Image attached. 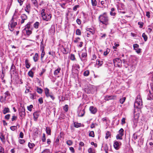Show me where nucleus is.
I'll return each instance as SVG.
<instances>
[{"instance_id": "obj_1", "label": "nucleus", "mask_w": 153, "mask_h": 153, "mask_svg": "<svg viewBox=\"0 0 153 153\" xmlns=\"http://www.w3.org/2000/svg\"><path fill=\"white\" fill-rule=\"evenodd\" d=\"M135 108L134 115H139L141 113V108L143 107L142 101L141 98L140 96L138 95L136 99L134 104Z\"/></svg>"}, {"instance_id": "obj_2", "label": "nucleus", "mask_w": 153, "mask_h": 153, "mask_svg": "<svg viewBox=\"0 0 153 153\" xmlns=\"http://www.w3.org/2000/svg\"><path fill=\"white\" fill-rule=\"evenodd\" d=\"M99 22L105 25L109 24V19L106 13H104L100 15L98 17Z\"/></svg>"}, {"instance_id": "obj_3", "label": "nucleus", "mask_w": 153, "mask_h": 153, "mask_svg": "<svg viewBox=\"0 0 153 153\" xmlns=\"http://www.w3.org/2000/svg\"><path fill=\"white\" fill-rule=\"evenodd\" d=\"M17 23L15 22L13 17L10 22L8 26L10 30L11 31H13L16 26L17 25Z\"/></svg>"}, {"instance_id": "obj_4", "label": "nucleus", "mask_w": 153, "mask_h": 153, "mask_svg": "<svg viewBox=\"0 0 153 153\" xmlns=\"http://www.w3.org/2000/svg\"><path fill=\"white\" fill-rule=\"evenodd\" d=\"M4 97L1 96L0 98V102L2 103H6L7 100V97H9L10 96V94H9L8 91H6L4 93Z\"/></svg>"}, {"instance_id": "obj_5", "label": "nucleus", "mask_w": 153, "mask_h": 153, "mask_svg": "<svg viewBox=\"0 0 153 153\" xmlns=\"http://www.w3.org/2000/svg\"><path fill=\"white\" fill-rule=\"evenodd\" d=\"M114 65L116 66L120 67L121 66L122 61L119 58H116L113 59Z\"/></svg>"}, {"instance_id": "obj_6", "label": "nucleus", "mask_w": 153, "mask_h": 153, "mask_svg": "<svg viewBox=\"0 0 153 153\" xmlns=\"http://www.w3.org/2000/svg\"><path fill=\"white\" fill-rule=\"evenodd\" d=\"M79 66L78 64H74L72 66V71L74 74H78L79 69Z\"/></svg>"}, {"instance_id": "obj_7", "label": "nucleus", "mask_w": 153, "mask_h": 153, "mask_svg": "<svg viewBox=\"0 0 153 153\" xmlns=\"http://www.w3.org/2000/svg\"><path fill=\"white\" fill-rule=\"evenodd\" d=\"M42 16L43 20L48 21L50 20L52 15L51 14H45L44 15Z\"/></svg>"}, {"instance_id": "obj_8", "label": "nucleus", "mask_w": 153, "mask_h": 153, "mask_svg": "<svg viewBox=\"0 0 153 153\" xmlns=\"http://www.w3.org/2000/svg\"><path fill=\"white\" fill-rule=\"evenodd\" d=\"M133 47L134 49L137 53H140L141 52V49L139 48V46L137 44H135L133 45Z\"/></svg>"}, {"instance_id": "obj_9", "label": "nucleus", "mask_w": 153, "mask_h": 153, "mask_svg": "<svg viewBox=\"0 0 153 153\" xmlns=\"http://www.w3.org/2000/svg\"><path fill=\"white\" fill-rule=\"evenodd\" d=\"M121 143L119 141H115L114 144V146L116 149H118L119 148V146L121 145Z\"/></svg>"}, {"instance_id": "obj_10", "label": "nucleus", "mask_w": 153, "mask_h": 153, "mask_svg": "<svg viewBox=\"0 0 153 153\" xmlns=\"http://www.w3.org/2000/svg\"><path fill=\"white\" fill-rule=\"evenodd\" d=\"M116 98V97L114 96H106L105 97V100L108 101L110 100H114Z\"/></svg>"}, {"instance_id": "obj_11", "label": "nucleus", "mask_w": 153, "mask_h": 153, "mask_svg": "<svg viewBox=\"0 0 153 153\" xmlns=\"http://www.w3.org/2000/svg\"><path fill=\"white\" fill-rule=\"evenodd\" d=\"M21 18L22 19V20L21 21V23L23 24L25 20H26L27 19V16L25 14H22L21 16Z\"/></svg>"}, {"instance_id": "obj_12", "label": "nucleus", "mask_w": 153, "mask_h": 153, "mask_svg": "<svg viewBox=\"0 0 153 153\" xmlns=\"http://www.w3.org/2000/svg\"><path fill=\"white\" fill-rule=\"evenodd\" d=\"M89 110L92 114H95L97 111V109L95 107L91 106L89 108Z\"/></svg>"}, {"instance_id": "obj_13", "label": "nucleus", "mask_w": 153, "mask_h": 153, "mask_svg": "<svg viewBox=\"0 0 153 153\" xmlns=\"http://www.w3.org/2000/svg\"><path fill=\"white\" fill-rule=\"evenodd\" d=\"M0 139L2 142H5V137L3 135V133L1 132L0 133Z\"/></svg>"}, {"instance_id": "obj_14", "label": "nucleus", "mask_w": 153, "mask_h": 153, "mask_svg": "<svg viewBox=\"0 0 153 153\" xmlns=\"http://www.w3.org/2000/svg\"><path fill=\"white\" fill-rule=\"evenodd\" d=\"M139 135L138 134V132H137L134 133L133 135V138L134 140H136L139 137Z\"/></svg>"}, {"instance_id": "obj_15", "label": "nucleus", "mask_w": 153, "mask_h": 153, "mask_svg": "<svg viewBox=\"0 0 153 153\" xmlns=\"http://www.w3.org/2000/svg\"><path fill=\"white\" fill-rule=\"evenodd\" d=\"M102 148L105 151H108V146L106 144H102Z\"/></svg>"}, {"instance_id": "obj_16", "label": "nucleus", "mask_w": 153, "mask_h": 153, "mask_svg": "<svg viewBox=\"0 0 153 153\" xmlns=\"http://www.w3.org/2000/svg\"><path fill=\"white\" fill-rule=\"evenodd\" d=\"M30 6L29 4L26 5V7L25 8V11L27 12L28 14L29 13Z\"/></svg>"}, {"instance_id": "obj_17", "label": "nucleus", "mask_w": 153, "mask_h": 153, "mask_svg": "<svg viewBox=\"0 0 153 153\" xmlns=\"http://www.w3.org/2000/svg\"><path fill=\"white\" fill-rule=\"evenodd\" d=\"M61 70L60 68H58L54 72V75H57L60 72Z\"/></svg>"}, {"instance_id": "obj_18", "label": "nucleus", "mask_w": 153, "mask_h": 153, "mask_svg": "<svg viewBox=\"0 0 153 153\" xmlns=\"http://www.w3.org/2000/svg\"><path fill=\"white\" fill-rule=\"evenodd\" d=\"M10 112V110L8 108H5L3 111V113L4 114H5L7 113Z\"/></svg>"}, {"instance_id": "obj_19", "label": "nucleus", "mask_w": 153, "mask_h": 153, "mask_svg": "<svg viewBox=\"0 0 153 153\" xmlns=\"http://www.w3.org/2000/svg\"><path fill=\"white\" fill-rule=\"evenodd\" d=\"M46 133L49 135L51 134V130L50 127H46Z\"/></svg>"}, {"instance_id": "obj_20", "label": "nucleus", "mask_w": 153, "mask_h": 153, "mask_svg": "<svg viewBox=\"0 0 153 153\" xmlns=\"http://www.w3.org/2000/svg\"><path fill=\"white\" fill-rule=\"evenodd\" d=\"M45 93L46 96L47 97H49V94H50L49 93V89L47 88H45Z\"/></svg>"}, {"instance_id": "obj_21", "label": "nucleus", "mask_w": 153, "mask_h": 153, "mask_svg": "<svg viewBox=\"0 0 153 153\" xmlns=\"http://www.w3.org/2000/svg\"><path fill=\"white\" fill-rule=\"evenodd\" d=\"M95 33V31L94 30H92V31H89L87 33V36L88 37L91 34L93 35Z\"/></svg>"}, {"instance_id": "obj_22", "label": "nucleus", "mask_w": 153, "mask_h": 153, "mask_svg": "<svg viewBox=\"0 0 153 153\" xmlns=\"http://www.w3.org/2000/svg\"><path fill=\"white\" fill-rule=\"evenodd\" d=\"M38 55L37 53H36L33 56V58L34 62H36L38 60Z\"/></svg>"}, {"instance_id": "obj_23", "label": "nucleus", "mask_w": 153, "mask_h": 153, "mask_svg": "<svg viewBox=\"0 0 153 153\" xmlns=\"http://www.w3.org/2000/svg\"><path fill=\"white\" fill-rule=\"evenodd\" d=\"M74 126L76 128H78L81 126V123H78L77 122H74Z\"/></svg>"}, {"instance_id": "obj_24", "label": "nucleus", "mask_w": 153, "mask_h": 153, "mask_svg": "<svg viewBox=\"0 0 153 153\" xmlns=\"http://www.w3.org/2000/svg\"><path fill=\"white\" fill-rule=\"evenodd\" d=\"M82 57L83 58L87 56L86 51H83L81 52Z\"/></svg>"}, {"instance_id": "obj_25", "label": "nucleus", "mask_w": 153, "mask_h": 153, "mask_svg": "<svg viewBox=\"0 0 153 153\" xmlns=\"http://www.w3.org/2000/svg\"><path fill=\"white\" fill-rule=\"evenodd\" d=\"M25 62L26 68H29L30 67V66L28 63V60L27 59H26Z\"/></svg>"}, {"instance_id": "obj_26", "label": "nucleus", "mask_w": 153, "mask_h": 153, "mask_svg": "<svg viewBox=\"0 0 153 153\" xmlns=\"http://www.w3.org/2000/svg\"><path fill=\"white\" fill-rule=\"evenodd\" d=\"M66 143L68 146H70L73 144V142L71 140H67L66 142Z\"/></svg>"}, {"instance_id": "obj_27", "label": "nucleus", "mask_w": 153, "mask_h": 153, "mask_svg": "<svg viewBox=\"0 0 153 153\" xmlns=\"http://www.w3.org/2000/svg\"><path fill=\"white\" fill-rule=\"evenodd\" d=\"M35 146V144L33 143H30V142L28 143V146L30 149L33 148Z\"/></svg>"}, {"instance_id": "obj_28", "label": "nucleus", "mask_w": 153, "mask_h": 153, "mask_svg": "<svg viewBox=\"0 0 153 153\" xmlns=\"http://www.w3.org/2000/svg\"><path fill=\"white\" fill-rule=\"evenodd\" d=\"M92 5L93 6H96L97 5L96 0H91Z\"/></svg>"}, {"instance_id": "obj_29", "label": "nucleus", "mask_w": 153, "mask_h": 153, "mask_svg": "<svg viewBox=\"0 0 153 153\" xmlns=\"http://www.w3.org/2000/svg\"><path fill=\"white\" fill-rule=\"evenodd\" d=\"M36 91L38 93L40 94H41L43 91L42 89L39 87H37Z\"/></svg>"}, {"instance_id": "obj_30", "label": "nucleus", "mask_w": 153, "mask_h": 153, "mask_svg": "<svg viewBox=\"0 0 153 153\" xmlns=\"http://www.w3.org/2000/svg\"><path fill=\"white\" fill-rule=\"evenodd\" d=\"M142 37L143 38L145 41H146L148 39V37L147 35L145 34V33H143L142 34Z\"/></svg>"}, {"instance_id": "obj_31", "label": "nucleus", "mask_w": 153, "mask_h": 153, "mask_svg": "<svg viewBox=\"0 0 153 153\" xmlns=\"http://www.w3.org/2000/svg\"><path fill=\"white\" fill-rule=\"evenodd\" d=\"M124 130L123 128H121L119 131V134L121 135V136H123V135Z\"/></svg>"}, {"instance_id": "obj_32", "label": "nucleus", "mask_w": 153, "mask_h": 153, "mask_svg": "<svg viewBox=\"0 0 153 153\" xmlns=\"http://www.w3.org/2000/svg\"><path fill=\"white\" fill-rule=\"evenodd\" d=\"M42 53L41 55V58L42 59L45 55V52L43 48L42 49Z\"/></svg>"}, {"instance_id": "obj_33", "label": "nucleus", "mask_w": 153, "mask_h": 153, "mask_svg": "<svg viewBox=\"0 0 153 153\" xmlns=\"http://www.w3.org/2000/svg\"><path fill=\"white\" fill-rule=\"evenodd\" d=\"M30 22H29L26 25L25 30L29 29L30 27Z\"/></svg>"}, {"instance_id": "obj_34", "label": "nucleus", "mask_w": 153, "mask_h": 153, "mask_svg": "<svg viewBox=\"0 0 153 153\" xmlns=\"http://www.w3.org/2000/svg\"><path fill=\"white\" fill-rule=\"evenodd\" d=\"M96 64L100 66H101L102 64V62L99 60H97Z\"/></svg>"}, {"instance_id": "obj_35", "label": "nucleus", "mask_w": 153, "mask_h": 153, "mask_svg": "<svg viewBox=\"0 0 153 153\" xmlns=\"http://www.w3.org/2000/svg\"><path fill=\"white\" fill-rule=\"evenodd\" d=\"M76 33L77 35H80L81 34V32L80 30L79 29H77L76 30Z\"/></svg>"}, {"instance_id": "obj_36", "label": "nucleus", "mask_w": 153, "mask_h": 153, "mask_svg": "<svg viewBox=\"0 0 153 153\" xmlns=\"http://www.w3.org/2000/svg\"><path fill=\"white\" fill-rule=\"evenodd\" d=\"M39 25V23L38 22H36L34 24V27L36 28H37Z\"/></svg>"}, {"instance_id": "obj_37", "label": "nucleus", "mask_w": 153, "mask_h": 153, "mask_svg": "<svg viewBox=\"0 0 153 153\" xmlns=\"http://www.w3.org/2000/svg\"><path fill=\"white\" fill-rule=\"evenodd\" d=\"M33 108V105H30L27 106V108L28 111H32V109Z\"/></svg>"}, {"instance_id": "obj_38", "label": "nucleus", "mask_w": 153, "mask_h": 153, "mask_svg": "<svg viewBox=\"0 0 153 153\" xmlns=\"http://www.w3.org/2000/svg\"><path fill=\"white\" fill-rule=\"evenodd\" d=\"M110 136V133L109 131H107L106 133V136L105 138L106 139H108L109 136Z\"/></svg>"}, {"instance_id": "obj_39", "label": "nucleus", "mask_w": 153, "mask_h": 153, "mask_svg": "<svg viewBox=\"0 0 153 153\" xmlns=\"http://www.w3.org/2000/svg\"><path fill=\"white\" fill-rule=\"evenodd\" d=\"M70 59L71 60L74 61L76 59L75 56L73 54H71L70 56Z\"/></svg>"}, {"instance_id": "obj_40", "label": "nucleus", "mask_w": 153, "mask_h": 153, "mask_svg": "<svg viewBox=\"0 0 153 153\" xmlns=\"http://www.w3.org/2000/svg\"><path fill=\"white\" fill-rule=\"evenodd\" d=\"M89 136L92 137H94V133L93 131H91L90 132Z\"/></svg>"}, {"instance_id": "obj_41", "label": "nucleus", "mask_w": 153, "mask_h": 153, "mask_svg": "<svg viewBox=\"0 0 153 153\" xmlns=\"http://www.w3.org/2000/svg\"><path fill=\"white\" fill-rule=\"evenodd\" d=\"M68 106L67 105H65L63 107V109L64 111H68Z\"/></svg>"}, {"instance_id": "obj_42", "label": "nucleus", "mask_w": 153, "mask_h": 153, "mask_svg": "<svg viewBox=\"0 0 153 153\" xmlns=\"http://www.w3.org/2000/svg\"><path fill=\"white\" fill-rule=\"evenodd\" d=\"M126 98L124 97L120 99V102L121 103L123 104Z\"/></svg>"}, {"instance_id": "obj_43", "label": "nucleus", "mask_w": 153, "mask_h": 153, "mask_svg": "<svg viewBox=\"0 0 153 153\" xmlns=\"http://www.w3.org/2000/svg\"><path fill=\"white\" fill-rule=\"evenodd\" d=\"M89 74V72L87 70L85 71L84 73V75L85 76H88Z\"/></svg>"}, {"instance_id": "obj_44", "label": "nucleus", "mask_w": 153, "mask_h": 153, "mask_svg": "<svg viewBox=\"0 0 153 153\" xmlns=\"http://www.w3.org/2000/svg\"><path fill=\"white\" fill-rule=\"evenodd\" d=\"M10 129L12 131H14L17 129V127L16 126H11L10 127Z\"/></svg>"}, {"instance_id": "obj_45", "label": "nucleus", "mask_w": 153, "mask_h": 153, "mask_svg": "<svg viewBox=\"0 0 153 153\" xmlns=\"http://www.w3.org/2000/svg\"><path fill=\"white\" fill-rule=\"evenodd\" d=\"M26 32V33L27 35H29L31 33V31L30 30L28 29L25 30Z\"/></svg>"}, {"instance_id": "obj_46", "label": "nucleus", "mask_w": 153, "mask_h": 153, "mask_svg": "<svg viewBox=\"0 0 153 153\" xmlns=\"http://www.w3.org/2000/svg\"><path fill=\"white\" fill-rule=\"evenodd\" d=\"M28 75L32 77H33V71H29L28 73Z\"/></svg>"}, {"instance_id": "obj_47", "label": "nucleus", "mask_w": 153, "mask_h": 153, "mask_svg": "<svg viewBox=\"0 0 153 153\" xmlns=\"http://www.w3.org/2000/svg\"><path fill=\"white\" fill-rule=\"evenodd\" d=\"M143 24H144V23L143 22H138V25H140L139 27L141 28H142Z\"/></svg>"}, {"instance_id": "obj_48", "label": "nucleus", "mask_w": 153, "mask_h": 153, "mask_svg": "<svg viewBox=\"0 0 153 153\" xmlns=\"http://www.w3.org/2000/svg\"><path fill=\"white\" fill-rule=\"evenodd\" d=\"M66 4V3H62L59 4V5L62 8H65V5Z\"/></svg>"}, {"instance_id": "obj_49", "label": "nucleus", "mask_w": 153, "mask_h": 153, "mask_svg": "<svg viewBox=\"0 0 153 153\" xmlns=\"http://www.w3.org/2000/svg\"><path fill=\"white\" fill-rule=\"evenodd\" d=\"M19 142L21 144L24 143L25 142V141L23 139H19Z\"/></svg>"}, {"instance_id": "obj_50", "label": "nucleus", "mask_w": 153, "mask_h": 153, "mask_svg": "<svg viewBox=\"0 0 153 153\" xmlns=\"http://www.w3.org/2000/svg\"><path fill=\"white\" fill-rule=\"evenodd\" d=\"M134 119L135 122H136L138 120L139 115H134Z\"/></svg>"}, {"instance_id": "obj_51", "label": "nucleus", "mask_w": 153, "mask_h": 153, "mask_svg": "<svg viewBox=\"0 0 153 153\" xmlns=\"http://www.w3.org/2000/svg\"><path fill=\"white\" fill-rule=\"evenodd\" d=\"M80 40V38L79 37L77 38L74 40V42L75 43H77Z\"/></svg>"}, {"instance_id": "obj_52", "label": "nucleus", "mask_w": 153, "mask_h": 153, "mask_svg": "<svg viewBox=\"0 0 153 153\" xmlns=\"http://www.w3.org/2000/svg\"><path fill=\"white\" fill-rule=\"evenodd\" d=\"M30 94V98H31V99H33L35 98H34L35 96V93L33 94Z\"/></svg>"}, {"instance_id": "obj_53", "label": "nucleus", "mask_w": 153, "mask_h": 153, "mask_svg": "<svg viewBox=\"0 0 153 153\" xmlns=\"http://www.w3.org/2000/svg\"><path fill=\"white\" fill-rule=\"evenodd\" d=\"M88 152L89 153H94V150L91 148H90L88 150Z\"/></svg>"}, {"instance_id": "obj_54", "label": "nucleus", "mask_w": 153, "mask_h": 153, "mask_svg": "<svg viewBox=\"0 0 153 153\" xmlns=\"http://www.w3.org/2000/svg\"><path fill=\"white\" fill-rule=\"evenodd\" d=\"M122 136H121V135L120 134H118L116 136V138L117 139L121 140L122 139Z\"/></svg>"}, {"instance_id": "obj_55", "label": "nucleus", "mask_w": 153, "mask_h": 153, "mask_svg": "<svg viewBox=\"0 0 153 153\" xmlns=\"http://www.w3.org/2000/svg\"><path fill=\"white\" fill-rule=\"evenodd\" d=\"M17 118V117L15 115H13V117L12 118V121H13L14 120H16Z\"/></svg>"}, {"instance_id": "obj_56", "label": "nucleus", "mask_w": 153, "mask_h": 153, "mask_svg": "<svg viewBox=\"0 0 153 153\" xmlns=\"http://www.w3.org/2000/svg\"><path fill=\"white\" fill-rule=\"evenodd\" d=\"M79 7V5H75L73 8V10L74 11H76L77 10V8Z\"/></svg>"}, {"instance_id": "obj_57", "label": "nucleus", "mask_w": 153, "mask_h": 153, "mask_svg": "<svg viewBox=\"0 0 153 153\" xmlns=\"http://www.w3.org/2000/svg\"><path fill=\"white\" fill-rule=\"evenodd\" d=\"M76 22L79 25H80L81 23V21L79 19H77Z\"/></svg>"}, {"instance_id": "obj_58", "label": "nucleus", "mask_w": 153, "mask_h": 153, "mask_svg": "<svg viewBox=\"0 0 153 153\" xmlns=\"http://www.w3.org/2000/svg\"><path fill=\"white\" fill-rule=\"evenodd\" d=\"M39 101V103L40 104H42L43 103V100L42 98V97L40 98L38 100Z\"/></svg>"}, {"instance_id": "obj_59", "label": "nucleus", "mask_w": 153, "mask_h": 153, "mask_svg": "<svg viewBox=\"0 0 153 153\" xmlns=\"http://www.w3.org/2000/svg\"><path fill=\"white\" fill-rule=\"evenodd\" d=\"M19 137L21 138H22L23 137L24 134L23 132H21L19 134Z\"/></svg>"}, {"instance_id": "obj_60", "label": "nucleus", "mask_w": 153, "mask_h": 153, "mask_svg": "<svg viewBox=\"0 0 153 153\" xmlns=\"http://www.w3.org/2000/svg\"><path fill=\"white\" fill-rule=\"evenodd\" d=\"M45 71H46V70L44 68H42V71L40 73V74H39L40 75V76H41L45 72Z\"/></svg>"}, {"instance_id": "obj_61", "label": "nucleus", "mask_w": 153, "mask_h": 153, "mask_svg": "<svg viewBox=\"0 0 153 153\" xmlns=\"http://www.w3.org/2000/svg\"><path fill=\"white\" fill-rule=\"evenodd\" d=\"M70 150L72 153L74 152V149L73 147H70L69 148Z\"/></svg>"}, {"instance_id": "obj_62", "label": "nucleus", "mask_w": 153, "mask_h": 153, "mask_svg": "<svg viewBox=\"0 0 153 153\" xmlns=\"http://www.w3.org/2000/svg\"><path fill=\"white\" fill-rule=\"evenodd\" d=\"M45 10L44 9H42V10H41V14L42 16L44 15L45 14Z\"/></svg>"}, {"instance_id": "obj_63", "label": "nucleus", "mask_w": 153, "mask_h": 153, "mask_svg": "<svg viewBox=\"0 0 153 153\" xmlns=\"http://www.w3.org/2000/svg\"><path fill=\"white\" fill-rule=\"evenodd\" d=\"M34 120L36 121L37 120L38 115H33Z\"/></svg>"}, {"instance_id": "obj_64", "label": "nucleus", "mask_w": 153, "mask_h": 153, "mask_svg": "<svg viewBox=\"0 0 153 153\" xmlns=\"http://www.w3.org/2000/svg\"><path fill=\"white\" fill-rule=\"evenodd\" d=\"M0 153H4V149L1 146H0Z\"/></svg>"}]
</instances>
